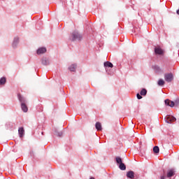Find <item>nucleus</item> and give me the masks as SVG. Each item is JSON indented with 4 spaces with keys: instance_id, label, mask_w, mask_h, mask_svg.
<instances>
[{
    "instance_id": "obj_4",
    "label": "nucleus",
    "mask_w": 179,
    "mask_h": 179,
    "mask_svg": "<svg viewBox=\"0 0 179 179\" xmlns=\"http://www.w3.org/2000/svg\"><path fill=\"white\" fill-rule=\"evenodd\" d=\"M155 52L156 55H164V50L162 49L159 46H157L155 48Z\"/></svg>"
},
{
    "instance_id": "obj_13",
    "label": "nucleus",
    "mask_w": 179,
    "mask_h": 179,
    "mask_svg": "<svg viewBox=\"0 0 179 179\" xmlns=\"http://www.w3.org/2000/svg\"><path fill=\"white\" fill-rule=\"evenodd\" d=\"M69 69L71 72H75L76 71V64H72L69 67Z\"/></svg>"
},
{
    "instance_id": "obj_3",
    "label": "nucleus",
    "mask_w": 179,
    "mask_h": 179,
    "mask_svg": "<svg viewBox=\"0 0 179 179\" xmlns=\"http://www.w3.org/2000/svg\"><path fill=\"white\" fill-rule=\"evenodd\" d=\"M164 79H165L166 82H168V83H170L171 82H172V80L173 79V73H165Z\"/></svg>"
},
{
    "instance_id": "obj_26",
    "label": "nucleus",
    "mask_w": 179,
    "mask_h": 179,
    "mask_svg": "<svg viewBox=\"0 0 179 179\" xmlns=\"http://www.w3.org/2000/svg\"><path fill=\"white\" fill-rule=\"evenodd\" d=\"M41 134H42V135H43V134H44V133H43V132H42Z\"/></svg>"
},
{
    "instance_id": "obj_9",
    "label": "nucleus",
    "mask_w": 179,
    "mask_h": 179,
    "mask_svg": "<svg viewBox=\"0 0 179 179\" xmlns=\"http://www.w3.org/2000/svg\"><path fill=\"white\" fill-rule=\"evenodd\" d=\"M175 174H176V172L174 171V170L171 169V170L168 171L167 174H166V177L168 178H171V177L174 176Z\"/></svg>"
},
{
    "instance_id": "obj_19",
    "label": "nucleus",
    "mask_w": 179,
    "mask_h": 179,
    "mask_svg": "<svg viewBox=\"0 0 179 179\" xmlns=\"http://www.w3.org/2000/svg\"><path fill=\"white\" fill-rule=\"evenodd\" d=\"M116 163H117V164H121V163H122V159H121V157H116Z\"/></svg>"
},
{
    "instance_id": "obj_12",
    "label": "nucleus",
    "mask_w": 179,
    "mask_h": 179,
    "mask_svg": "<svg viewBox=\"0 0 179 179\" xmlns=\"http://www.w3.org/2000/svg\"><path fill=\"white\" fill-rule=\"evenodd\" d=\"M95 128H96V131H102L103 128L101 127V123L99 122H97L95 124Z\"/></svg>"
},
{
    "instance_id": "obj_23",
    "label": "nucleus",
    "mask_w": 179,
    "mask_h": 179,
    "mask_svg": "<svg viewBox=\"0 0 179 179\" xmlns=\"http://www.w3.org/2000/svg\"><path fill=\"white\" fill-rule=\"evenodd\" d=\"M136 96H137V99H138V100H141V99H142V96L140 95L139 94H137Z\"/></svg>"
},
{
    "instance_id": "obj_5",
    "label": "nucleus",
    "mask_w": 179,
    "mask_h": 179,
    "mask_svg": "<svg viewBox=\"0 0 179 179\" xmlns=\"http://www.w3.org/2000/svg\"><path fill=\"white\" fill-rule=\"evenodd\" d=\"M165 104L166 106H169V107H174L175 104L176 106H178V103L177 102L174 103V101H170L169 99L165 100Z\"/></svg>"
},
{
    "instance_id": "obj_15",
    "label": "nucleus",
    "mask_w": 179,
    "mask_h": 179,
    "mask_svg": "<svg viewBox=\"0 0 179 179\" xmlns=\"http://www.w3.org/2000/svg\"><path fill=\"white\" fill-rule=\"evenodd\" d=\"M119 169H120V170H122V171L127 170V166H125V164L124 163L122 162L119 165Z\"/></svg>"
},
{
    "instance_id": "obj_7",
    "label": "nucleus",
    "mask_w": 179,
    "mask_h": 179,
    "mask_svg": "<svg viewBox=\"0 0 179 179\" xmlns=\"http://www.w3.org/2000/svg\"><path fill=\"white\" fill-rule=\"evenodd\" d=\"M176 117L174 116H167L166 118V122L171 124V122H174L176 121Z\"/></svg>"
},
{
    "instance_id": "obj_25",
    "label": "nucleus",
    "mask_w": 179,
    "mask_h": 179,
    "mask_svg": "<svg viewBox=\"0 0 179 179\" xmlns=\"http://www.w3.org/2000/svg\"><path fill=\"white\" fill-rule=\"evenodd\" d=\"M90 179H94V178H91Z\"/></svg>"
},
{
    "instance_id": "obj_21",
    "label": "nucleus",
    "mask_w": 179,
    "mask_h": 179,
    "mask_svg": "<svg viewBox=\"0 0 179 179\" xmlns=\"http://www.w3.org/2000/svg\"><path fill=\"white\" fill-rule=\"evenodd\" d=\"M55 135L57 136H62V131H59V132L55 131Z\"/></svg>"
},
{
    "instance_id": "obj_24",
    "label": "nucleus",
    "mask_w": 179,
    "mask_h": 179,
    "mask_svg": "<svg viewBox=\"0 0 179 179\" xmlns=\"http://www.w3.org/2000/svg\"><path fill=\"white\" fill-rule=\"evenodd\" d=\"M160 179H166V176H162L161 178H160Z\"/></svg>"
},
{
    "instance_id": "obj_11",
    "label": "nucleus",
    "mask_w": 179,
    "mask_h": 179,
    "mask_svg": "<svg viewBox=\"0 0 179 179\" xmlns=\"http://www.w3.org/2000/svg\"><path fill=\"white\" fill-rule=\"evenodd\" d=\"M18 134L20 135V138H23V135H24V129L23 127H20L18 129Z\"/></svg>"
},
{
    "instance_id": "obj_14",
    "label": "nucleus",
    "mask_w": 179,
    "mask_h": 179,
    "mask_svg": "<svg viewBox=\"0 0 179 179\" xmlns=\"http://www.w3.org/2000/svg\"><path fill=\"white\" fill-rule=\"evenodd\" d=\"M147 94H148V90H146V89L145 88L142 89L140 92L141 96H146Z\"/></svg>"
},
{
    "instance_id": "obj_6",
    "label": "nucleus",
    "mask_w": 179,
    "mask_h": 179,
    "mask_svg": "<svg viewBox=\"0 0 179 179\" xmlns=\"http://www.w3.org/2000/svg\"><path fill=\"white\" fill-rule=\"evenodd\" d=\"M45 52H47V48H39L36 51L38 55H41V54H45Z\"/></svg>"
},
{
    "instance_id": "obj_20",
    "label": "nucleus",
    "mask_w": 179,
    "mask_h": 179,
    "mask_svg": "<svg viewBox=\"0 0 179 179\" xmlns=\"http://www.w3.org/2000/svg\"><path fill=\"white\" fill-rule=\"evenodd\" d=\"M164 80H163L162 79L159 80L158 81V85L159 86H164Z\"/></svg>"
},
{
    "instance_id": "obj_8",
    "label": "nucleus",
    "mask_w": 179,
    "mask_h": 179,
    "mask_svg": "<svg viewBox=\"0 0 179 179\" xmlns=\"http://www.w3.org/2000/svg\"><path fill=\"white\" fill-rule=\"evenodd\" d=\"M127 178L134 179L135 178V173L132 171H129L127 173Z\"/></svg>"
},
{
    "instance_id": "obj_18",
    "label": "nucleus",
    "mask_w": 179,
    "mask_h": 179,
    "mask_svg": "<svg viewBox=\"0 0 179 179\" xmlns=\"http://www.w3.org/2000/svg\"><path fill=\"white\" fill-rule=\"evenodd\" d=\"M153 152L154 153H159L160 152V149L159 148L158 146H155L153 148Z\"/></svg>"
},
{
    "instance_id": "obj_16",
    "label": "nucleus",
    "mask_w": 179,
    "mask_h": 179,
    "mask_svg": "<svg viewBox=\"0 0 179 179\" xmlns=\"http://www.w3.org/2000/svg\"><path fill=\"white\" fill-rule=\"evenodd\" d=\"M104 66H108V68H113V66H114L113 65V63L110 62H106L104 63Z\"/></svg>"
},
{
    "instance_id": "obj_17",
    "label": "nucleus",
    "mask_w": 179,
    "mask_h": 179,
    "mask_svg": "<svg viewBox=\"0 0 179 179\" xmlns=\"http://www.w3.org/2000/svg\"><path fill=\"white\" fill-rule=\"evenodd\" d=\"M5 83H6V78L2 77L0 79V85H5Z\"/></svg>"
},
{
    "instance_id": "obj_10",
    "label": "nucleus",
    "mask_w": 179,
    "mask_h": 179,
    "mask_svg": "<svg viewBox=\"0 0 179 179\" xmlns=\"http://www.w3.org/2000/svg\"><path fill=\"white\" fill-rule=\"evenodd\" d=\"M18 44H19V38L18 37L14 38V41L13 42V48H16V47H17Z\"/></svg>"
},
{
    "instance_id": "obj_22",
    "label": "nucleus",
    "mask_w": 179,
    "mask_h": 179,
    "mask_svg": "<svg viewBox=\"0 0 179 179\" xmlns=\"http://www.w3.org/2000/svg\"><path fill=\"white\" fill-rule=\"evenodd\" d=\"M43 65H48V62L46 59L42 60Z\"/></svg>"
},
{
    "instance_id": "obj_2",
    "label": "nucleus",
    "mask_w": 179,
    "mask_h": 179,
    "mask_svg": "<svg viewBox=\"0 0 179 179\" xmlns=\"http://www.w3.org/2000/svg\"><path fill=\"white\" fill-rule=\"evenodd\" d=\"M71 40L72 41H75V40H82V35H80L78 31H74L71 33Z\"/></svg>"
},
{
    "instance_id": "obj_1",
    "label": "nucleus",
    "mask_w": 179,
    "mask_h": 179,
    "mask_svg": "<svg viewBox=\"0 0 179 179\" xmlns=\"http://www.w3.org/2000/svg\"><path fill=\"white\" fill-rule=\"evenodd\" d=\"M18 99L19 101L21 103V108L22 110V111L24 113H27V111H29V108H27V105H26V99H24V98H23V96H22V95H20V94H18Z\"/></svg>"
}]
</instances>
